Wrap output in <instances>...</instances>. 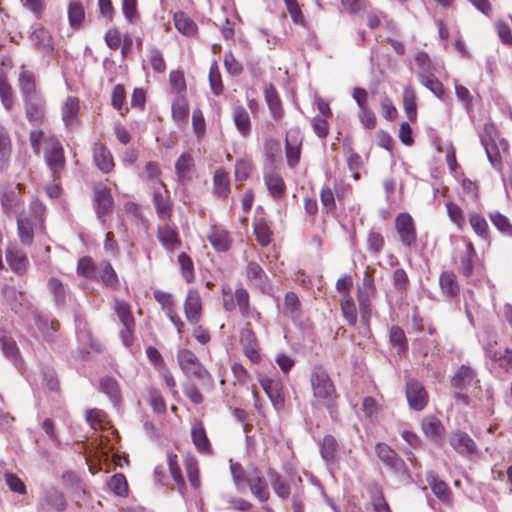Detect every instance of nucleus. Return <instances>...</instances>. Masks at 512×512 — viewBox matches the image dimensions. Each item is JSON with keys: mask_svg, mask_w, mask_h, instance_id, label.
<instances>
[{"mask_svg": "<svg viewBox=\"0 0 512 512\" xmlns=\"http://www.w3.org/2000/svg\"><path fill=\"white\" fill-rule=\"evenodd\" d=\"M366 245L372 255H379L385 246L384 236L380 232L370 230L367 234Z\"/></svg>", "mask_w": 512, "mask_h": 512, "instance_id": "obj_62", "label": "nucleus"}, {"mask_svg": "<svg viewBox=\"0 0 512 512\" xmlns=\"http://www.w3.org/2000/svg\"><path fill=\"white\" fill-rule=\"evenodd\" d=\"M449 442L452 448L464 457H469L477 451L474 440L466 432L461 430L453 432Z\"/></svg>", "mask_w": 512, "mask_h": 512, "instance_id": "obj_23", "label": "nucleus"}, {"mask_svg": "<svg viewBox=\"0 0 512 512\" xmlns=\"http://www.w3.org/2000/svg\"><path fill=\"white\" fill-rule=\"evenodd\" d=\"M114 312L123 326H136L132 308L128 302L115 299Z\"/></svg>", "mask_w": 512, "mask_h": 512, "instance_id": "obj_49", "label": "nucleus"}, {"mask_svg": "<svg viewBox=\"0 0 512 512\" xmlns=\"http://www.w3.org/2000/svg\"><path fill=\"white\" fill-rule=\"evenodd\" d=\"M253 232L260 246L266 247L272 242L273 232L265 218L260 217L254 220Z\"/></svg>", "mask_w": 512, "mask_h": 512, "instance_id": "obj_42", "label": "nucleus"}, {"mask_svg": "<svg viewBox=\"0 0 512 512\" xmlns=\"http://www.w3.org/2000/svg\"><path fill=\"white\" fill-rule=\"evenodd\" d=\"M195 162L189 152L182 153L175 162V174L181 185H186L192 180V172Z\"/></svg>", "mask_w": 512, "mask_h": 512, "instance_id": "obj_26", "label": "nucleus"}, {"mask_svg": "<svg viewBox=\"0 0 512 512\" xmlns=\"http://www.w3.org/2000/svg\"><path fill=\"white\" fill-rule=\"evenodd\" d=\"M17 188L19 191L7 190L0 196L1 206L6 215L13 213L14 210L22 203L20 191L23 188V185L19 183Z\"/></svg>", "mask_w": 512, "mask_h": 512, "instance_id": "obj_44", "label": "nucleus"}, {"mask_svg": "<svg viewBox=\"0 0 512 512\" xmlns=\"http://www.w3.org/2000/svg\"><path fill=\"white\" fill-rule=\"evenodd\" d=\"M248 284L255 287H264L268 282V276L259 263L250 261L244 272Z\"/></svg>", "mask_w": 512, "mask_h": 512, "instance_id": "obj_34", "label": "nucleus"}, {"mask_svg": "<svg viewBox=\"0 0 512 512\" xmlns=\"http://www.w3.org/2000/svg\"><path fill=\"white\" fill-rule=\"evenodd\" d=\"M309 380L314 399L313 404L329 410L335 408L339 395L328 371L323 366L316 365L311 370Z\"/></svg>", "mask_w": 512, "mask_h": 512, "instance_id": "obj_2", "label": "nucleus"}, {"mask_svg": "<svg viewBox=\"0 0 512 512\" xmlns=\"http://www.w3.org/2000/svg\"><path fill=\"white\" fill-rule=\"evenodd\" d=\"M375 452L382 463L389 469L395 472H402L405 470V462L386 443H377L375 446Z\"/></svg>", "mask_w": 512, "mask_h": 512, "instance_id": "obj_18", "label": "nucleus"}, {"mask_svg": "<svg viewBox=\"0 0 512 512\" xmlns=\"http://www.w3.org/2000/svg\"><path fill=\"white\" fill-rule=\"evenodd\" d=\"M207 240L217 252L228 251L233 243L230 232L221 225H212L207 233Z\"/></svg>", "mask_w": 512, "mask_h": 512, "instance_id": "obj_19", "label": "nucleus"}, {"mask_svg": "<svg viewBox=\"0 0 512 512\" xmlns=\"http://www.w3.org/2000/svg\"><path fill=\"white\" fill-rule=\"evenodd\" d=\"M441 293L448 299H455L460 293V284L452 270H444L439 275Z\"/></svg>", "mask_w": 512, "mask_h": 512, "instance_id": "obj_30", "label": "nucleus"}, {"mask_svg": "<svg viewBox=\"0 0 512 512\" xmlns=\"http://www.w3.org/2000/svg\"><path fill=\"white\" fill-rule=\"evenodd\" d=\"M169 85L171 92L176 96L185 95L187 86L184 73L180 70H172L169 74Z\"/></svg>", "mask_w": 512, "mask_h": 512, "instance_id": "obj_64", "label": "nucleus"}, {"mask_svg": "<svg viewBox=\"0 0 512 512\" xmlns=\"http://www.w3.org/2000/svg\"><path fill=\"white\" fill-rule=\"evenodd\" d=\"M477 261V252L471 241L466 243L465 250L459 256L458 272L465 278H469L474 274Z\"/></svg>", "mask_w": 512, "mask_h": 512, "instance_id": "obj_27", "label": "nucleus"}, {"mask_svg": "<svg viewBox=\"0 0 512 512\" xmlns=\"http://www.w3.org/2000/svg\"><path fill=\"white\" fill-rule=\"evenodd\" d=\"M177 362L186 377L196 379L201 382L202 385L207 384L211 386L213 384L211 373L190 349H180L177 352Z\"/></svg>", "mask_w": 512, "mask_h": 512, "instance_id": "obj_3", "label": "nucleus"}, {"mask_svg": "<svg viewBox=\"0 0 512 512\" xmlns=\"http://www.w3.org/2000/svg\"><path fill=\"white\" fill-rule=\"evenodd\" d=\"M100 266L101 270L99 276L102 284L111 290H117L120 287V282L111 263L103 261Z\"/></svg>", "mask_w": 512, "mask_h": 512, "instance_id": "obj_48", "label": "nucleus"}, {"mask_svg": "<svg viewBox=\"0 0 512 512\" xmlns=\"http://www.w3.org/2000/svg\"><path fill=\"white\" fill-rule=\"evenodd\" d=\"M302 141L303 137L298 127H293L286 133L285 155L290 168H295L300 162Z\"/></svg>", "mask_w": 512, "mask_h": 512, "instance_id": "obj_11", "label": "nucleus"}, {"mask_svg": "<svg viewBox=\"0 0 512 512\" xmlns=\"http://www.w3.org/2000/svg\"><path fill=\"white\" fill-rule=\"evenodd\" d=\"M320 201L322 204L323 212L326 214H333L336 211V197L331 187L324 185L320 190Z\"/></svg>", "mask_w": 512, "mask_h": 512, "instance_id": "obj_61", "label": "nucleus"}, {"mask_svg": "<svg viewBox=\"0 0 512 512\" xmlns=\"http://www.w3.org/2000/svg\"><path fill=\"white\" fill-rule=\"evenodd\" d=\"M259 383L276 409L284 405L283 385L280 380L261 376Z\"/></svg>", "mask_w": 512, "mask_h": 512, "instance_id": "obj_21", "label": "nucleus"}, {"mask_svg": "<svg viewBox=\"0 0 512 512\" xmlns=\"http://www.w3.org/2000/svg\"><path fill=\"white\" fill-rule=\"evenodd\" d=\"M190 436L198 453L207 456L213 454L212 444L207 436L204 423L201 420H194L192 422Z\"/></svg>", "mask_w": 512, "mask_h": 512, "instance_id": "obj_15", "label": "nucleus"}, {"mask_svg": "<svg viewBox=\"0 0 512 512\" xmlns=\"http://www.w3.org/2000/svg\"><path fill=\"white\" fill-rule=\"evenodd\" d=\"M247 485L252 495L260 502L265 503L270 499L268 481L257 466L248 470Z\"/></svg>", "mask_w": 512, "mask_h": 512, "instance_id": "obj_10", "label": "nucleus"}, {"mask_svg": "<svg viewBox=\"0 0 512 512\" xmlns=\"http://www.w3.org/2000/svg\"><path fill=\"white\" fill-rule=\"evenodd\" d=\"M0 101L7 111H11L15 104L14 90L4 71H0Z\"/></svg>", "mask_w": 512, "mask_h": 512, "instance_id": "obj_45", "label": "nucleus"}, {"mask_svg": "<svg viewBox=\"0 0 512 512\" xmlns=\"http://www.w3.org/2000/svg\"><path fill=\"white\" fill-rule=\"evenodd\" d=\"M79 99L74 96H69L65 100L62 106V120L66 126H72L77 121V116L79 113Z\"/></svg>", "mask_w": 512, "mask_h": 512, "instance_id": "obj_46", "label": "nucleus"}, {"mask_svg": "<svg viewBox=\"0 0 512 512\" xmlns=\"http://www.w3.org/2000/svg\"><path fill=\"white\" fill-rule=\"evenodd\" d=\"M25 116L27 120L35 125H41L45 119V102L41 96L23 100Z\"/></svg>", "mask_w": 512, "mask_h": 512, "instance_id": "obj_24", "label": "nucleus"}, {"mask_svg": "<svg viewBox=\"0 0 512 512\" xmlns=\"http://www.w3.org/2000/svg\"><path fill=\"white\" fill-rule=\"evenodd\" d=\"M498 139L497 127L493 123H485L480 133V141L492 166L499 169L502 166V157L497 144Z\"/></svg>", "mask_w": 512, "mask_h": 512, "instance_id": "obj_6", "label": "nucleus"}, {"mask_svg": "<svg viewBox=\"0 0 512 512\" xmlns=\"http://www.w3.org/2000/svg\"><path fill=\"white\" fill-rule=\"evenodd\" d=\"M43 157L52 179L60 180L66 167V158L63 145L56 136H48L44 139Z\"/></svg>", "mask_w": 512, "mask_h": 512, "instance_id": "obj_4", "label": "nucleus"}, {"mask_svg": "<svg viewBox=\"0 0 512 512\" xmlns=\"http://www.w3.org/2000/svg\"><path fill=\"white\" fill-rule=\"evenodd\" d=\"M92 152L95 166L104 174L111 173L115 167V162L109 148L102 142H95Z\"/></svg>", "mask_w": 512, "mask_h": 512, "instance_id": "obj_20", "label": "nucleus"}, {"mask_svg": "<svg viewBox=\"0 0 512 512\" xmlns=\"http://www.w3.org/2000/svg\"><path fill=\"white\" fill-rule=\"evenodd\" d=\"M166 460L169 473L180 492L186 489V482L184 480L182 470L178 461V455L173 451H167Z\"/></svg>", "mask_w": 512, "mask_h": 512, "instance_id": "obj_39", "label": "nucleus"}, {"mask_svg": "<svg viewBox=\"0 0 512 512\" xmlns=\"http://www.w3.org/2000/svg\"><path fill=\"white\" fill-rule=\"evenodd\" d=\"M254 168L253 162L251 159L243 157L239 158L235 162L234 168V177L237 182L246 181Z\"/></svg>", "mask_w": 512, "mask_h": 512, "instance_id": "obj_60", "label": "nucleus"}, {"mask_svg": "<svg viewBox=\"0 0 512 512\" xmlns=\"http://www.w3.org/2000/svg\"><path fill=\"white\" fill-rule=\"evenodd\" d=\"M269 483L277 497L287 500L291 495V485L288 479L274 468L267 469Z\"/></svg>", "mask_w": 512, "mask_h": 512, "instance_id": "obj_28", "label": "nucleus"}, {"mask_svg": "<svg viewBox=\"0 0 512 512\" xmlns=\"http://www.w3.org/2000/svg\"><path fill=\"white\" fill-rule=\"evenodd\" d=\"M232 119L240 135L244 138L248 137L251 132L252 123L247 109L242 105L234 106L232 109Z\"/></svg>", "mask_w": 512, "mask_h": 512, "instance_id": "obj_32", "label": "nucleus"}, {"mask_svg": "<svg viewBox=\"0 0 512 512\" xmlns=\"http://www.w3.org/2000/svg\"><path fill=\"white\" fill-rule=\"evenodd\" d=\"M94 209L99 219L105 221V216L109 214L112 205L113 197L110 188L103 183L95 184L94 188Z\"/></svg>", "mask_w": 512, "mask_h": 512, "instance_id": "obj_13", "label": "nucleus"}, {"mask_svg": "<svg viewBox=\"0 0 512 512\" xmlns=\"http://www.w3.org/2000/svg\"><path fill=\"white\" fill-rule=\"evenodd\" d=\"M175 28L186 37H195L198 34V26L186 13L178 11L174 13Z\"/></svg>", "mask_w": 512, "mask_h": 512, "instance_id": "obj_37", "label": "nucleus"}, {"mask_svg": "<svg viewBox=\"0 0 512 512\" xmlns=\"http://www.w3.org/2000/svg\"><path fill=\"white\" fill-rule=\"evenodd\" d=\"M67 18L71 29L79 31L86 24V10L81 0H70L67 5Z\"/></svg>", "mask_w": 512, "mask_h": 512, "instance_id": "obj_25", "label": "nucleus"}, {"mask_svg": "<svg viewBox=\"0 0 512 512\" xmlns=\"http://www.w3.org/2000/svg\"><path fill=\"white\" fill-rule=\"evenodd\" d=\"M18 86L23 100L40 96L37 92L36 79L32 71L23 69L20 72Z\"/></svg>", "mask_w": 512, "mask_h": 512, "instance_id": "obj_33", "label": "nucleus"}, {"mask_svg": "<svg viewBox=\"0 0 512 512\" xmlns=\"http://www.w3.org/2000/svg\"><path fill=\"white\" fill-rule=\"evenodd\" d=\"M157 228V238L161 245L168 251H173L181 245V238L174 223L164 221Z\"/></svg>", "mask_w": 512, "mask_h": 512, "instance_id": "obj_17", "label": "nucleus"}, {"mask_svg": "<svg viewBox=\"0 0 512 512\" xmlns=\"http://www.w3.org/2000/svg\"><path fill=\"white\" fill-rule=\"evenodd\" d=\"M264 98L273 120L280 122L284 116V109L280 96L273 84L270 83L265 86Z\"/></svg>", "mask_w": 512, "mask_h": 512, "instance_id": "obj_29", "label": "nucleus"}, {"mask_svg": "<svg viewBox=\"0 0 512 512\" xmlns=\"http://www.w3.org/2000/svg\"><path fill=\"white\" fill-rule=\"evenodd\" d=\"M44 501L56 511H64L67 507V501L64 494L54 487H50L45 490Z\"/></svg>", "mask_w": 512, "mask_h": 512, "instance_id": "obj_53", "label": "nucleus"}, {"mask_svg": "<svg viewBox=\"0 0 512 512\" xmlns=\"http://www.w3.org/2000/svg\"><path fill=\"white\" fill-rule=\"evenodd\" d=\"M243 354L252 364H258L262 360L261 347L258 339L240 341Z\"/></svg>", "mask_w": 512, "mask_h": 512, "instance_id": "obj_56", "label": "nucleus"}, {"mask_svg": "<svg viewBox=\"0 0 512 512\" xmlns=\"http://www.w3.org/2000/svg\"><path fill=\"white\" fill-rule=\"evenodd\" d=\"M34 322L46 341L50 342L54 340L55 334L60 327V323L57 320H49L48 318L37 314L35 315Z\"/></svg>", "mask_w": 512, "mask_h": 512, "instance_id": "obj_43", "label": "nucleus"}, {"mask_svg": "<svg viewBox=\"0 0 512 512\" xmlns=\"http://www.w3.org/2000/svg\"><path fill=\"white\" fill-rule=\"evenodd\" d=\"M6 261L10 269L19 276L27 274L29 269V259L25 251L16 245H8L5 249Z\"/></svg>", "mask_w": 512, "mask_h": 512, "instance_id": "obj_14", "label": "nucleus"}, {"mask_svg": "<svg viewBox=\"0 0 512 512\" xmlns=\"http://www.w3.org/2000/svg\"><path fill=\"white\" fill-rule=\"evenodd\" d=\"M394 229L403 247L411 249L417 246L418 233L416 223L408 212H401L395 216Z\"/></svg>", "mask_w": 512, "mask_h": 512, "instance_id": "obj_5", "label": "nucleus"}, {"mask_svg": "<svg viewBox=\"0 0 512 512\" xmlns=\"http://www.w3.org/2000/svg\"><path fill=\"white\" fill-rule=\"evenodd\" d=\"M100 391L106 394L114 404L121 401V389L117 380L106 376L100 380Z\"/></svg>", "mask_w": 512, "mask_h": 512, "instance_id": "obj_50", "label": "nucleus"}, {"mask_svg": "<svg viewBox=\"0 0 512 512\" xmlns=\"http://www.w3.org/2000/svg\"><path fill=\"white\" fill-rule=\"evenodd\" d=\"M221 300L225 312L238 311L241 317L250 318L256 323H261L262 314L256 307L252 306L249 291L242 285L233 289L230 284H223L221 286Z\"/></svg>", "mask_w": 512, "mask_h": 512, "instance_id": "obj_1", "label": "nucleus"}, {"mask_svg": "<svg viewBox=\"0 0 512 512\" xmlns=\"http://www.w3.org/2000/svg\"><path fill=\"white\" fill-rule=\"evenodd\" d=\"M183 308L186 320L192 325L199 324L203 317V301L197 289L190 288L187 291Z\"/></svg>", "mask_w": 512, "mask_h": 512, "instance_id": "obj_12", "label": "nucleus"}, {"mask_svg": "<svg viewBox=\"0 0 512 512\" xmlns=\"http://www.w3.org/2000/svg\"><path fill=\"white\" fill-rule=\"evenodd\" d=\"M405 395L409 407L415 411H422L428 404L429 394L424 385L414 378H408L405 383Z\"/></svg>", "mask_w": 512, "mask_h": 512, "instance_id": "obj_8", "label": "nucleus"}, {"mask_svg": "<svg viewBox=\"0 0 512 512\" xmlns=\"http://www.w3.org/2000/svg\"><path fill=\"white\" fill-rule=\"evenodd\" d=\"M178 264L180 273L186 283L190 284L195 281V269L192 258L185 252L178 255Z\"/></svg>", "mask_w": 512, "mask_h": 512, "instance_id": "obj_55", "label": "nucleus"}, {"mask_svg": "<svg viewBox=\"0 0 512 512\" xmlns=\"http://www.w3.org/2000/svg\"><path fill=\"white\" fill-rule=\"evenodd\" d=\"M421 428L426 437L440 440L444 436L445 428L442 422L434 415H427L422 419Z\"/></svg>", "mask_w": 512, "mask_h": 512, "instance_id": "obj_36", "label": "nucleus"}, {"mask_svg": "<svg viewBox=\"0 0 512 512\" xmlns=\"http://www.w3.org/2000/svg\"><path fill=\"white\" fill-rule=\"evenodd\" d=\"M340 308L343 317L349 325L354 326L357 322V310L353 298L350 295H343L340 300Z\"/></svg>", "mask_w": 512, "mask_h": 512, "instance_id": "obj_59", "label": "nucleus"}, {"mask_svg": "<svg viewBox=\"0 0 512 512\" xmlns=\"http://www.w3.org/2000/svg\"><path fill=\"white\" fill-rule=\"evenodd\" d=\"M111 105L117 110L121 116L128 113L129 108L126 105V90L124 85L117 84L111 92Z\"/></svg>", "mask_w": 512, "mask_h": 512, "instance_id": "obj_52", "label": "nucleus"}, {"mask_svg": "<svg viewBox=\"0 0 512 512\" xmlns=\"http://www.w3.org/2000/svg\"><path fill=\"white\" fill-rule=\"evenodd\" d=\"M159 185L160 188H154L153 190L152 201L155 212L158 219L171 222L174 203L166 184L160 180Z\"/></svg>", "mask_w": 512, "mask_h": 512, "instance_id": "obj_7", "label": "nucleus"}, {"mask_svg": "<svg viewBox=\"0 0 512 512\" xmlns=\"http://www.w3.org/2000/svg\"><path fill=\"white\" fill-rule=\"evenodd\" d=\"M468 220L474 233L483 240L490 238V229L485 217L478 212H470Z\"/></svg>", "mask_w": 512, "mask_h": 512, "instance_id": "obj_47", "label": "nucleus"}, {"mask_svg": "<svg viewBox=\"0 0 512 512\" xmlns=\"http://www.w3.org/2000/svg\"><path fill=\"white\" fill-rule=\"evenodd\" d=\"M320 454L326 461H333L338 452V443L334 436L328 434L319 443Z\"/></svg>", "mask_w": 512, "mask_h": 512, "instance_id": "obj_57", "label": "nucleus"}, {"mask_svg": "<svg viewBox=\"0 0 512 512\" xmlns=\"http://www.w3.org/2000/svg\"><path fill=\"white\" fill-rule=\"evenodd\" d=\"M419 82L429 89L436 97L443 99L445 88L442 82L430 71L422 70L417 74Z\"/></svg>", "mask_w": 512, "mask_h": 512, "instance_id": "obj_38", "label": "nucleus"}, {"mask_svg": "<svg viewBox=\"0 0 512 512\" xmlns=\"http://www.w3.org/2000/svg\"><path fill=\"white\" fill-rule=\"evenodd\" d=\"M445 206L450 221L459 230H462L466 225V218L462 207L453 201H447Z\"/></svg>", "mask_w": 512, "mask_h": 512, "instance_id": "obj_58", "label": "nucleus"}, {"mask_svg": "<svg viewBox=\"0 0 512 512\" xmlns=\"http://www.w3.org/2000/svg\"><path fill=\"white\" fill-rule=\"evenodd\" d=\"M488 217L493 226L503 235L512 237V223L509 218L498 210H492Z\"/></svg>", "mask_w": 512, "mask_h": 512, "instance_id": "obj_51", "label": "nucleus"}, {"mask_svg": "<svg viewBox=\"0 0 512 512\" xmlns=\"http://www.w3.org/2000/svg\"><path fill=\"white\" fill-rule=\"evenodd\" d=\"M450 385L455 390L469 391L471 388H480V379L472 366L463 364L450 378Z\"/></svg>", "mask_w": 512, "mask_h": 512, "instance_id": "obj_9", "label": "nucleus"}, {"mask_svg": "<svg viewBox=\"0 0 512 512\" xmlns=\"http://www.w3.org/2000/svg\"><path fill=\"white\" fill-rule=\"evenodd\" d=\"M17 233L23 245L30 246L34 240V226L30 217L20 213L17 216Z\"/></svg>", "mask_w": 512, "mask_h": 512, "instance_id": "obj_41", "label": "nucleus"}, {"mask_svg": "<svg viewBox=\"0 0 512 512\" xmlns=\"http://www.w3.org/2000/svg\"><path fill=\"white\" fill-rule=\"evenodd\" d=\"M171 113L178 126H184L188 122L189 102L185 95H178L172 101Z\"/></svg>", "mask_w": 512, "mask_h": 512, "instance_id": "obj_35", "label": "nucleus"}, {"mask_svg": "<svg viewBox=\"0 0 512 512\" xmlns=\"http://www.w3.org/2000/svg\"><path fill=\"white\" fill-rule=\"evenodd\" d=\"M184 468L186 471L187 479L190 485L194 489H198L201 486V478H200V467L197 458L191 454L187 453L183 460Z\"/></svg>", "mask_w": 512, "mask_h": 512, "instance_id": "obj_40", "label": "nucleus"}, {"mask_svg": "<svg viewBox=\"0 0 512 512\" xmlns=\"http://www.w3.org/2000/svg\"><path fill=\"white\" fill-rule=\"evenodd\" d=\"M417 101L416 89L411 84L405 85L402 92L403 109L411 122H415L417 119Z\"/></svg>", "mask_w": 512, "mask_h": 512, "instance_id": "obj_31", "label": "nucleus"}, {"mask_svg": "<svg viewBox=\"0 0 512 512\" xmlns=\"http://www.w3.org/2000/svg\"><path fill=\"white\" fill-rule=\"evenodd\" d=\"M263 179L269 195L274 200H280L285 197L287 187L280 172L275 169L266 171L264 173Z\"/></svg>", "mask_w": 512, "mask_h": 512, "instance_id": "obj_22", "label": "nucleus"}, {"mask_svg": "<svg viewBox=\"0 0 512 512\" xmlns=\"http://www.w3.org/2000/svg\"><path fill=\"white\" fill-rule=\"evenodd\" d=\"M209 84L214 95L219 96L224 91L221 72L218 63L214 61L209 69Z\"/></svg>", "mask_w": 512, "mask_h": 512, "instance_id": "obj_63", "label": "nucleus"}, {"mask_svg": "<svg viewBox=\"0 0 512 512\" xmlns=\"http://www.w3.org/2000/svg\"><path fill=\"white\" fill-rule=\"evenodd\" d=\"M284 315L297 319L301 314V302L293 291L287 292L284 297Z\"/></svg>", "mask_w": 512, "mask_h": 512, "instance_id": "obj_54", "label": "nucleus"}, {"mask_svg": "<svg viewBox=\"0 0 512 512\" xmlns=\"http://www.w3.org/2000/svg\"><path fill=\"white\" fill-rule=\"evenodd\" d=\"M231 193V179L224 167H218L212 177V194L219 200H227Z\"/></svg>", "mask_w": 512, "mask_h": 512, "instance_id": "obj_16", "label": "nucleus"}]
</instances>
